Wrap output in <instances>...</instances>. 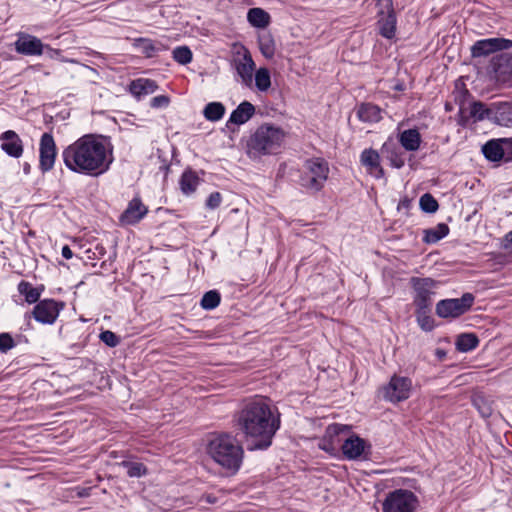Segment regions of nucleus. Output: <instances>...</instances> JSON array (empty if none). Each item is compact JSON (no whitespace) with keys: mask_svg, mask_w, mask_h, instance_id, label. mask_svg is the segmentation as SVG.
<instances>
[{"mask_svg":"<svg viewBox=\"0 0 512 512\" xmlns=\"http://www.w3.org/2000/svg\"><path fill=\"white\" fill-rule=\"evenodd\" d=\"M399 142L407 151H416L420 147L421 136L417 129H407L400 133Z\"/></svg>","mask_w":512,"mask_h":512,"instance_id":"nucleus-26","label":"nucleus"},{"mask_svg":"<svg viewBox=\"0 0 512 512\" xmlns=\"http://www.w3.org/2000/svg\"><path fill=\"white\" fill-rule=\"evenodd\" d=\"M225 114V107L221 102H210L208 103L204 110V117L212 122L219 121Z\"/></svg>","mask_w":512,"mask_h":512,"instance_id":"nucleus-33","label":"nucleus"},{"mask_svg":"<svg viewBox=\"0 0 512 512\" xmlns=\"http://www.w3.org/2000/svg\"><path fill=\"white\" fill-rule=\"evenodd\" d=\"M1 149L9 156L19 158L23 154L22 140L13 130L5 131L1 134Z\"/></svg>","mask_w":512,"mask_h":512,"instance_id":"nucleus-20","label":"nucleus"},{"mask_svg":"<svg viewBox=\"0 0 512 512\" xmlns=\"http://www.w3.org/2000/svg\"><path fill=\"white\" fill-rule=\"evenodd\" d=\"M231 65L236 71L241 84L251 87L255 72V62L249 50L243 45L234 46Z\"/></svg>","mask_w":512,"mask_h":512,"instance_id":"nucleus-6","label":"nucleus"},{"mask_svg":"<svg viewBox=\"0 0 512 512\" xmlns=\"http://www.w3.org/2000/svg\"><path fill=\"white\" fill-rule=\"evenodd\" d=\"M24 170H25V172H28V170H29V166H28V165H26V166H25V168H24Z\"/></svg>","mask_w":512,"mask_h":512,"instance_id":"nucleus-50","label":"nucleus"},{"mask_svg":"<svg viewBox=\"0 0 512 512\" xmlns=\"http://www.w3.org/2000/svg\"><path fill=\"white\" fill-rule=\"evenodd\" d=\"M503 248L512 251V230L503 239Z\"/></svg>","mask_w":512,"mask_h":512,"instance_id":"nucleus-46","label":"nucleus"},{"mask_svg":"<svg viewBox=\"0 0 512 512\" xmlns=\"http://www.w3.org/2000/svg\"><path fill=\"white\" fill-rule=\"evenodd\" d=\"M15 346V341L9 333L0 334V352L6 353Z\"/></svg>","mask_w":512,"mask_h":512,"instance_id":"nucleus-42","label":"nucleus"},{"mask_svg":"<svg viewBox=\"0 0 512 512\" xmlns=\"http://www.w3.org/2000/svg\"><path fill=\"white\" fill-rule=\"evenodd\" d=\"M255 86L261 92H266L271 87L270 71L265 67H260L254 72Z\"/></svg>","mask_w":512,"mask_h":512,"instance_id":"nucleus-34","label":"nucleus"},{"mask_svg":"<svg viewBox=\"0 0 512 512\" xmlns=\"http://www.w3.org/2000/svg\"><path fill=\"white\" fill-rule=\"evenodd\" d=\"M419 205L426 213H434L439 207L437 200L429 193H425L420 197Z\"/></svg>","mask_w":512,"mask_h":512,"instance_id":"nucleus-38","label":"nucleus"},{"mask_svg":"<svg viewBox=\"0 0 512 512\" xmlns=\"http://www.w3.org/2000/svg\"><path fill=\"white\" fill-rule=\"evenodd\" d=\"M508 148H512V141L509 139L490 140L482 147V151L487 159L491 161H499L505 157V153ZM511 158L512 152L507 159Z\"/></svg>","mask_w":512,"mask_h":512,"instance_id":"nucleus-17","label":"nucleus"},{"mask_svg":"<svg viewBox=\"0 0 512 512\" xmlns=\"http://www.w3.org/2000/svg\"><path fill=\"white\" fill-rule=\"evenodd\" d=\"M386 7L388 8L387 13L384 11L379 12V20H378V28L379 33L387 38L392 39L395 36L396 32V15L392 8V4L390 0H385Z\"/></svg>","mask_w":512,"mask_h":512,"instance_id":"nucleus-16","label":"nucleus"},{"mask_svg":"<svg viewBox=\"0 0 512 512\" xmlns=\"http://www.w3.org/2000/svg\"><path fill=\"white\" fill-rule=\"evenodd\" d=\"M157 88V83L154 80L147 78H139L133 80L129 86L131 94L138 99L143 96L154 93L157 90Z\"/></svg>","mask_w":512,"mask_h":512,"instance_id":"nucleus-25","label":"nucleus"},{"mask_svg":"<svg viewBox=\"0 0 512 512\" xmlns=\"http://www.w3.org/2000/svg\"><path fill=\"white\" fill-rule=\"evenodd\" d=\"M148 212L147 207L140 199H132L126 210L120 216V221L124 225H134L138 223Z\"/></svg>","mask_w":512,"mask_h":512,"instance_id":"nucleus-19","label":"nucleus"},{"mask_svg":"<svg viewBox=\"0 0 512 512\" xmlns=\"http://www.w3.org/2000/svg\"><path fill=\"white\" fill-rule=\"evenodd\" d=\"M64 305L53 299L40 300L33 308V318L44 325H52L56 322Z\"/></svg>","mask_w":512,"mask_h":512,"instance_id":"nucleus-11","label":"nucleus"},{"mask_svg":"<svg viewBox=\"0 0 512 512\" xmlns=\"http://www.w3.org/2000/svg\"><path fill=\"white\" fill-rule=\"evenodd\" d=\"M44 47L39 38L24 33L19 34L15 42L16 51L23 55H42Z\"/></svg>","mask_w":512,"mask_h":512,"instance_id":"nucleus-15","label":"nucleus"},{"mask_svg":"<svg viewBox=\"0 0 512 512\" xmlns=\"http://www.w3.org/2000/svg\"><path fill=\"white\" fill-rule=\"evenodd\" d=\"M222 202V195L219 192H213L206 200V207L209 209H216Z\"/></svg>","mask_w":512,"mask_h":512,"instance_id":"nucleus-44","label":"nucleus"},{"mask_svg":"<svg viewBox=\"0 0 512 512\" xmlns=\"http://www.w3.org/2000/svg\"><path fill=\"white\" fill-rule=\"evenodd\" d=\"M39 168L42 172L50 171L56 159V144L54 138L49 133H44L40 139L39 147Z\"/></svg>","mask_w":512,"mask_h":512,"instance_id":"nucleus-14","label":"nucleus"},{"mask_svg":"<svg viewBox=\"0 0 512 512\" xmlns=\"http://www.w3.org/2000/svg\"><path fill=\"white\" fill-rule=\"evenodd\" d=\"M419 322H420V325L422 327V329L426 330V331H429L432 329V321L430 320L429 317H424L422 319L419 318Z\"/></svg>","mask_w":512,"mask_h":512,"instance_id":"nucleus-47","label":"nucleus"},{"mask_svg":"<svg viewBox=\"0 0 512 512\" xmlns=\"http://www.w3.org/2000/svg\"><path fill=\"white\" fill-rule=\"evenodd\" d=\"M170 99L166 95H159L151 99L150 105L153 108H165L169 105Z\"/></svg>","mask_w":512,"mask_h":512,"instance_id":"nucleus-45","label":"nucleus"},{"mask_svg":"<svg viewBox=\"0 0 512 512\" xmlns=\"http://www.w3.org/2000/svg\"><path fill=\"white\" fill-rule=\"evenodd\" d=\"M479 344L477 336L473 333H463L457 337L456 348L460 352H469Z\"/></svg>","mask_w":512,"mask_h":512,"instance_id":"nucleus-32","label":"nucleus"},{"mask_svg":"<svg viewBox=\"0 0 512 512\" xmlns=\"http://www.w3.org/2000/svg\"><path fill=\"white\" fill-rule=\"evenodd\" d=\"M360 163L371 176L377 179L384 176V171L380 164V155L376 150L372 148L363 150L360 154Z\"/></svg>","mask_w":512,"mask_h":512,"instance_id":"nucleus-18","label":"nucleus"},{"mask_svg":"<svg viewBox=\"0 0 512 512\" xmlns=\"http://www.w3.org/2000/svg\"><path fill=\"white\" fill-rule=\"evenodd\" d=\"M512 48V40L505 38H488L478 40L471 47L472 57H485L492 53Z\"/></svg>","mask_w":512,"mask_h":512,"instance_id":"nucleus-13","label":"nucleus"},{"mask_svg":"<svg viewBox=\"0 0 512 512\" xmlns=\"http://www.w3.org/2000/svg\"><path fill=\"white\" fill-rule=\"evenodd\" d=\"M358 118L363 122L375 123L381 120V109L371 103L362 104L357 111Z\"/></svg>","mask_w":512,"mask_h":512,"instance_id":"nucleus-28","label":"nucleus"},{"mask_svg":"<svg viewBox=\"0 0 512 512\" xmlns=\"http://www.w3.org/2000/svg\"><path fill=\"white\" fill-rule=\"evenodd\" d=\"M367 447L365 440L356 435L346 438L341 446L343 454L350 460L363 456Z\"/></svg>","mask_w":512,"mask_h":512,"instance_id":"nucleus-22","label":"nucleus"},{"mask_svg":"<svg viewBox=\"0 0 512 512\" xmlns=\"http://www.w3.org/2000/svg\"><path fill=\"white\" fill-rule=\"evenodd\" d=\"M418 506L416 495L406 489L390 492L382 503L383 512H414Z\"/></svg>","mask_w":512,"mask_h":512,"instance_id":"nucleus-7","label":"nucleus"},{"mask_svg":"<svg viewBox=\"0 0 512 512\" xmlns=\"http://www.w3.org/2000/svg\"><path fill=\"white\" fill-rule=\"evenodd\" d=\"M247 19L252 26L264 28L269 24L270 16L261 8H251L248 11Z\"/></svg>","mask_w":512,"mask_h":512,"instance_id":"nucleus-30","label":"nucleus"},{"mask_svg":"<svg viewBox=\"0 0 512 512\" xmlns=\"http://www.w3.org/2000/svg\"><path fill=\"white\" fill-rule=\"evenodd\" d=\"M236 425L244 434L250 450L267 449L280 428V415L268 399L257 396L238 412Z\"/></svg>","mask_w":512,"mask_h":512,"instance_id":"nucleus-1","label":"nucleus"},{"mask_svg":"<svg viewBox=\"0 0 512 512\" xmlns=\"http://www.w3.org/2000/svg\"><path fill=\"white\" fill-rule=\"evenodd\" d=\"M385 400L398 403L410 397L412 391V380L405 376L393 375L390 381L382 388Z\"/></svg>","mask_w":512,"mask_h":512,"instance_id":"nucleus-9","label":"nucleus"},{"mask_svg":"<svg viewBox=\"0 0 512 512\" xmlns=\"http://www.w3.org/2000/svg\"><path fill=\"white\" fill-rule=\"evenodd\" d=\"M220 294L216 290L206 292L201 299V307L206 310H212L220 304Z\"/></svg>","mask_w":512,"mask_h":512,"instance_id":"nucleus-36","label":"nucleus"},{"mask_svg":"<svg viewBox=\"0 0 512 512\" xmlns=\"http://www.w3.org/2000/svg\"><path fill=\"white\" fill-rule=\"evenodd\" d=\"M329 175L328 162L322 158L309 159L304 164V172L300 177V185L312 191H320Z\"/></svg>","mask_w":512,"mask_h":512,"instance_id":"nucleus-5","label":"nucleus"},{"mask_svg":"<svg viewBox=\"0 0 512 512\" xmlns=\"http://www.w3.org/2000/svg\"><path fill=\"white\" fill-rule=\"evenodd\" d=\"M209 456L222 468L235 473L243 461V448L236 438L229 434H219L208 444Z\"/></svg>","mask_w":512,"mask_h":512,"instance_id":"nucleus-3","label":"nucleus"},{"mask_svg":"<svg viewBox=\"0 0 512 512\" xmlns=\"http://www.w3.org/2000/svg\"><path fill=\"white\" fill-rule=\"evenodd\" d=\"M473 302L471 293H465L461 298L441 300L436 305V314L441 318H456L468 311Z\"/></svg>","mask_w":512,"mask_h":512,"instance_id":"nucleus-8","label":"nucleus"},{"mask_svg":"<svg viewBox=\"0 0 512 512\" xmlns=\"http://www.w3.org/2000/svg\"><path fill=\"white\" fill-rule=\"evenodd\" d=\"M123 465L127 468V474L130 477H141L146 474V468L142 463L123 462Z\"/></svg>","mask_w":512,"mask_h":512,"instance_id":"nucleus-40","label":"nucleus"},{"mask_svg":"<svg viewBox=\"0 0 512 512\" xmlns=\"http://www.w3.org/2000/svg\"><path fill=\"white\" fill-rule=\"evenodd\" d=\"M491 111L492 123L503 127H512V103L494 102Z\"/></svg>","mask_w":512,"mask_h":512,"instance_id":"nucleus-21","label":"nucleus"},{"mask_svg":"<svg viewBox=\"0 0 512 512\" xmlns=\"http://www.w3.org/2000/svg\"><path fill=\"white\" fill-rule=\"evenodd\" d=\"M285 132L277 126L263 124L251 136L248 147L254 156L276 153L282 146Z\"/></svg>","mask_w":512,"mask_h":512,"instance_id":"nucleus-4","label":"nucleus"},{"mask_svg":"<svg viewBox=\"0 0 512 512\" xmlns=\"http://www.w3.org/2000/svg\"><path fill=\"white\" fill-rule=\"evenodd\" d=\"M350 427L343 424H331L326 428L325 438L329 439L332 444L335 442V438H338L343 433H348Z\"/></svg>","mask_w":512,"mask_h":512,"instance_id":"nucleus-37","label":"nucleus"},{"mask_svg":"<svg viewBox=\"0 0 512 512\" xmlns=\"http://www.w3.org/2000/svg\"><path fill=\"white\" fill-rule=\"evenodd\" d=\"M100 339L109 347H115L119 344V337L109 330L103 331L100 334Z\"/></svg>","mask_w":512,"mask_h":512,"instance_id":"nucleus-43","label":"nucleus"},{"mask_svg":"<svg viewBox=\"0 0 512 512\" xmlns=\"http://www.w3.org/2000/svg\"><path fill=\"white\" fill-rule=\"evenodd\" d=\"M137 46L147 57H152L158 51L156 45L149 39H139Z\"/></svg>","mask_w":512,"mask_h":512,"instance_id":"nucleus-41","label":"nucleus"},{"mask_svg":"<svg viewBox=\"0 0 512 512\" xmlns=\"http://www.w3.org/2000/svg\"><path fill=\"white\" fill-rule=\"evenodd\" d=\"M381 154L387 158L395 168H402L405 164L404 154L392 141L385 142L381 147Z\"/></svg>","mask_w":512,"mask_h":512,"instance_id":"nucleus-24","label":"nucleus"},{"mask_svg":"<svg viewBox=\"0 0 512 512\" xmlns=\"http://www.w3.org/2000/svg\"><path fill=\"white\" fill-rule=\"evenodd\" d=\"M173 58L179 64L185 65L192 61V52L187 46H179L173 50Z\"/></svg>","mask_w":512,"mask_h":512,"instance_id":"nucleus-39","label":"nucleus"},{"mask_svg":"<svg viewBox=\"0 0 512 512\" xmlns=\"http://www.w3.org/2000/svg\"><path fill=\"white\" fill-rule=\"evenodd\" d=\"M258 43L262 55L267 59H272L276 51V45L272 35L270 33L259 35Z\"/></svg>","mask_w":512,"mask_h":512,"instance_id":"nucleus-31","label":"nucleus"},{"mask_svg":"<svg viewBox=\"0 0 512 512\" xmlns=\"http://www.w3.org/2000/svg\"><path fill=\"white\" fill-rule=\"evenodd\" d=\"M411 285L414 289V304L421 311L429 308L432 302V295L437 287V282L431 278L413 277Z\"/></svg>","mask_w":512,"mask_h":512,"instance_id":"nucleus-10","label":"nucleus"},{"mask_svg":"<svg viewBox=\"0 0 512 512\" xmlns=\"http://www.w3.org/2000/svg\"><path fill=\"white\" fill-rule=\"evenodd\" d=\"M254 114H255L254 105L248 101H243L231 113V115L227 121V126H229V124L242 125V124L246 123L247 121H249Z\"/></svg>","mask_w":512,"mask_h":512,"instance_id":"nucleus-23","label":"nucleus"},{"mask_svg":"<svg viewBox=\"0 0 512 512\" xmlns=\"http://www.w3.org/2000/svg\"><path fill=\"white\" fill-rule=\"evenodd\" d=\"M62 159L66 168L74 173L99 176L109 170L113 151L105 138L86 134L64 148Z\"/></svg>","mask_w":512,"mask_h":512,"instance_id":"nucleus-2","label":"nucleus"},{"mask_svg":"<svg viewBox=\"0 0 512 512\" xmlns=\"http://www.w3.org/2000/svg\"><path fill=\"white\" fill-rule=\"evenodd\" d=\"M449 233V228L446 224L440 223L434 229L426 231L425 241L428 243H435L442 238L446 237Z\"/></svg>","mask_w":512,"mask_h":512,"instance_id":"nucleus-35","label":"nucleus"},{"mask_svg":"<svg viewBox=\"0 0 512 512\" xmlns=\"http://www.w3.org/2000/svg\"><path fill=\"white\" fill-rule=\"evenodd\" d=\"M18 292L25 297V301L29 304L38 303L42 289L38 287H33L31 283L27 281H21L18 284Z\"/></svg>","mask_w":512,"mask_h":512,"instance_id":"nucleus-29","label":"nucleus"},{"mask_svg":"<svg viewBox=\"0 0 512 512\" xmlns=\"http://www.w3.org/2000/svg\"><path fill=\"white\" fill-rule=\"evenodd\" d=\"M205 499L208 503H215L216 502V499L215 497H212L211 495H207L205 496Z\"/></svg>","mask_w":512,"mask_h":512,"instance_id":"nucleus-49","label":"nucleus"},{"mask_svg":"<svg viewBox=\"0 0 512 512\" xmlns=\"http://www.w3.org/2000/svg\"><path fill=\"white\" fill-rule=\"evenodd\" d=\"M61 253L65 259H71L73 257L72 250L67 245L62 247Z\"/></svg>","mask_w":512,"mask_h":512,"instance_id":"nucleus-48","label":"nucleus"},{"mask_svg":"<svg viewBox=\"0 0 512 512\" xmlns=\"http://www.w3.org/2000/svg\"><path fill=\"white\" fill-rule=\"evenodd\" d=\"M492 103L489 106H486L484 103L480 101L472 102L468 109L463 107L460 108L459 111V124L462 126H466L469 124L470 120L473 123L480 122L483 120L491 121L492 116Z\"/></svg>","mask_w":512,"mask_h":512,"instance_id":"nucleus-12","label":"nucleus"},{"mask_svg":"<svg viewBox=\"0 0 512 512\" xmlns=\"http://www.w3.org/2000/svg\"><path fill=\"white\" fill-rule=\"evenodd\" d=\"M179 184L182 193L189 196L196 191L200 184V178L197 176L196 172L186 170L182 174Z\"/></svg>","mask_w":512,"mask_h":512,"instance_id":"nucleus-27","label":"nucleus"}]
</instances>
